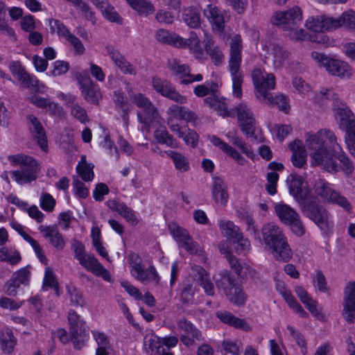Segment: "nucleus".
<instances>
[{"instance_id":"nucleus-19","label":"nucleus","mask_w":355,"mask_h":355,"mask_svg":"<svg viewBox=\"0 0 355 355\" xmlns=\"http://www.w3.org/2000/svg\"><path fill=\"white\" fill-rule=\"evenodd\" d=\"M237 117L239 125L245 133H255L260 131L256 126V121L251 110L244 103L236 107Z\"/></svg>"},{"instance_id":"nucleus-12","label":"nucleus","mask_w":355,"mask_h":355,"mask_svg":"<svg viewBox=\"0 0 355 355\" xmlns=\"http://www.w3.org/2000/svg\"><path fill=\"white\" fill-rule=\"evenodd\" d=\"M68 322L74 347L80 349L88 339L85 322L80 319V316L73 310H70L68 313Z\"/></svg>"},{"instance_id":"nucleus-35","label":"nucleus","mask_w":355,"mask_h":355,"mask_svg":"<svg viewBox=\"0 0 355 355\" xmlns=\"http://www.w3.org/2000/svg\"><path fill=\"white\" fill-rule=\"evenodd\" d=\"M270 51L275 69L282 68L289 60L291 53L282 45L272 44Z\"/></svg>"},{"instance_id":"nucleus-30","label":"nucleus","mask_w":355,"mask_h":355,"mask_svg":"<svg viewBox=\"0 0 355 355\" xmlns=\"http://www.w3.org/2000/svg\"><path fill=\"white\" fill-rule=\"evenodd\" d=\"M204 15L211 24L214 32L221 34L225 27V19L223 15L218 8L212 5H209L207 8L204 10Z\"/></svg>"},{"instance_id":"nucleus-26","label":"nucleus","mask_w":355,"mask_h":355,"mask_svg":"<svg viewBox=\"0 0 355 355\" xmlns=\"http://www.w3.org/2000/svg\"><path fill=\"white\" fill-rule=\"evenodd\" d=\"M289 187L290 193L295 199L300 202L305 200L308 195V191L305 189L304 181L300 175H291L287 180Z\"/></svg>"},{"instance_id":"nucleus-25","label":"nucleus","mask_w":355,"mask_h":355,"mask_svg":"<svg viewBox=\"0 0 355 355\" xmlns=\"http://www.w3.org/2000/svg\"><path fill=\"white\" fill-rule=\"evenodd\" d=\"M106 205L110 209L117 212L132 225H137L138 224L139 220L135 212L125 203L116 200H109L106 202Z\"/></svg>"},{"instance_id":"nucleus-11","label":"nucleus","mask_w":355,"mask_h":355,"mask_svg":"<svg viewBox=\"0 0 355 355\" xmlns=\"http://www.w3.org/2000/svg\"><path fill=\"white\" fill-rule=\"evenodd\" d=\"M304 214L313 221L324 232H327L333 227L328 211L314 202H308L304 205Z\"/></svg>"},{"instance_id":"nucleus-52","label":"nucleus","mask_w":355,"mask_h":355,"mask_svg":"<svg viewBox=\"0 0 355 355\" xmlns=\"http://www.w3.org/2000/svg\"><path fill=\"white\" fill-rule=\"evenodd\" d=\"M219 227L225 236L233 240H235L238 236H241L242 234L240 228L230 220H220Z\"/></svg>"},{"instance_id":"nucleus-33","label":"nucleus","mask_w":355,"mask_h":355,"mask_svg":"<svg viewBox=\"0 0 355 355\" xmlns=\"http://www.w3.org/2000/svg\"><path fill=\"white\" fill-rule=\"evenodd\" d=\"M211 193L214 200L217 203H220L223 206L226 205L228 201L229 194L227 187L221 178L218 177L213 178Z\"/></svg>"},{"instance_id":"nucleus-44","label":"nucleus","mask_w":355,"mask_h":355,"mask_svg":"<svg viewBox=\"0 0 355 355\" xmlns=\"http://www.w3.org/2000/svg\"><path fill=\"white\" fill-rule=\"evenodd\" d=\"M24 87L30 89L37 93H43L46 89V87L40 83L37 78L28 72L25 73L21 78L18 80Z\"/></svg>"},{"instance_id":"nucleus-22","label":"nucleus","mask_w":355,"mask_h":355,"mask_svg":"<svg viewBox=\"0 0 355 355\" xmlns=\"http://www.w3.org/2000/svg\"><path fill=\"white\" fill-rule=\"evenodd\" d=\"M79 85L84 98L89 103L97 104L101 98L98 85L90 78L79 80Z\"/></svg>"},{"instance_id":"nucleus-9","label":"nucleus","mask_w":355,"mask_h":355,"mask_svg":"<svg viewBox=\"0 0 355 355\" xmlns=\"http://www.w3.org/2000/svg\"><path fill=\"white\" fill-rule=\"evenodd\" d=\"M128 260L130 262V272L135 279L143 284H146L149 282H152L155 284H159V277L153 266H150L146 270L144 266L142 264L141 258L138 254L135 253L130 254L128 256Z\"/></svg>"},{"instance_id":"nucleus-16","label":"nucleus","mask_w":355,"mask_h":355,"mask_svg":"<svg viewBox=\"0 0 355 355\" xmlns=\"http://www.w3.org/2000/svg\"><path fill=\"white\" fill-rule=\"evenodd\" d=\"M152 84L154 89L162 96L179 104L187 103V97L180 94L170 82L159 78H153Z\"/></svg>"},{"instance_id":"nucleus-50","label":"nucleus","mask_w":355,"mask_h":355,"mask_svg":"<svg viewBox=\"0 0 355 355\" xmlns=\"http://www.w3.org/2000/svg\"><path fill=\"white\" fill-rule=\"evenodd\" d=\"M182 19L189 26L196 28L200 24V12L195 8H185L182 14Z\"/></svg>"},{"instance_id":"nucleus-42","label":"nucleus","mask_w":355,"mask_h":355,"mask_svg":"<svg viewBox=\"0 0 355 355\" xmlns=\"http://www.w3.org/2000/svg\"><path fill=\"white\" fill-rule=\"evenodd\" d=\"M275 211L279 220L286 225L299 215L292 207L284 203L277 204Z\"/></svg>"},{"instance_id":"nucleus-17","label":"nucleus","mask_w":355,"mask_h":355,"mask_svg":"<svg viewBox=\"0 0 355 355\" xmlns=\"http://www.w3.org/2000/svg\"><path fill=\"white\" fill-rule=\"evenodd\" d=\"M30 277L31 271L28 267L22 268L15 272L3 286L5 293L10 296H15L17 290L21 285L28 284Z\"/></svg>"},{"instance_id":"nucleus-31","label":"nucleus","mask_w":355,"mask_h":355,"mask_svg":"<svg viewBox=\"0 0 355 355\" xmlns=\"http://www.w3.org/2000/svg\"><path fill=\"white\" fill-rule=\"evenodd\" d=\"M204 101L223 116H234V112L228 110L227 103L225 98L218 96L217 92L207 96Z\"/></svg>"},{"instance_id":"nucleus-48","label":"nucleus","mask_w":355,"mask_h":355,"mask_svg":"<svg viewBox=\"0 0 355 355\" xmlns=\"http://www.w3.org/2000/svg\"><path fill=\"white\" fill-rule=\"evenodd\" d=\"M30 102L37 107L44 108L51 114L58 112L60 107L58 104L50 101L49 99L36 95L30 97Z\"/></svg>"},{"instance_id":"nucleus-15","label":"nucleus","mask_w":355,"mask_h":355,"mask_svg":"<svg viewBox=\"0 0 355 355\" xmlns=\"http://www.w3.org/2000/svg\"><path fill=\"white\" fill-rule=\"evenodd\" d=\"M315 193L324 200L336 204L346 211H350L352 209L351 205L347 198L340 195V193L333 190L328 183L321 180L318 181L315 184Z\"/></svg>"},{"instance_id":"nucleus-56","label":"nucleus","mask_w":355,"mask_h":355,"mask_svg":"<svg viewBox=\"0 0 355 355\" xmlns=\"http://www.w3.org/2000/svg\"><path fill=\"white\" fill-rule=\"evenodd\" d=\"M67 102L68 106L71 108V114L78 119L81 123H85L88 121V117L86 111L84 108L80 107L78 104L74 103V97L69 96Z\"/></svg>"},{"instance_id":"nucleus-58","label":"nucleus","mask_w":355,"mask_h":355,"mask_svg":"<svg viewBox=\"0 0 355 355\" xmlns=\"http://www.w3.org/2000/svg\"><path fill=\"white\" fill-rule=\"evenodd\" d=\"M168 229L170 233L173 235L174 239L179 245L186 239H188V237L190 236L187 230L180 227L176 223H170L168 225Z\"/></svg>"},{"instance_id":"nucleus-59","label":"nucleus","mask_w":355,"mask_h":355,"mask_svg":"<svg viewBox=\"0 0 355 355\" xmlns=\"http://www.w3.org/2000/svg\"><path fill=\"white\" fill-rule=\"evenodd\" d=\"M114 102L117 107L121 108L123 110L122 118L126 121L128 118V110L125 108L128 106V99L123 92L117 90L114 92Z\"/></svg>"},{"instance_id":"nucleus-20","label":"nucleus","mask_w":355,"mask_h":355,"mask_svg":"<svg viewBox=\"0 0 355 355\" xmlns=\"http://www.w3.org/2000/svg\"><path fill=\"white\" fill-rule=\"evenodd\" d=\"M261 235L265 249L286 237L282 230L272 222L263 225Z\"/></svg>"},{"instance_id":"nucleus-3","label":"nucleus","mask_w":355,"mask_h":355,"mask_svg":"<svg viewBox=\"0 0 355 355\" xmlns=\"http://www.w3.org/2000/svg\"><path fill=\"white\" fill-rule=\"evenodd\" d=\"M335 96L331 89H322L315 94L313 101L323 105L327 99L333 98V110L336 116L338 118L340 130L345 133H355V115L344 101Z\"/></svg>"},{"instance_id":"nucleus-29","label":"nucleus","mask_w":355,"mask_h":355,"mask_svg":"<svg viewBox=\"0 0 355 355\" xmlns=\"http://www.w3.org/2000/svg\"><path fill=\"white\" fill-rule=\"evenodd\" d=\"M204 15L211 24L214 32L221 34L225 27V19L223 15L218 8L212 5H209L207 8L204 10Z\"/></svg>"},{"instance_id":"nucleus-2","label":"nucleus","mask_w":355,"mask_h":355,"mask_svg":"<svg viewBox=\"0 0 355 355\" xmlns=\"http://www.w3.org/2000/svg\"><path fill=\"white\" fill-rule=\"evenodd\" d=\"M272 24L279 26L286 32V35L293 40H311L319 42L320 40L312 38L303 28L302 12L298 6H293L286 11H277L271 17Z\"/></svg>"},{"instance_id":"nucleus-6","label":"nucleus","mask_w":355,"mask_h":355,"mask_svg":"<svg viewBox=\"0 0 355 355\" xmlns=\"http://www.w3.org/2000/svg\"><path fill=\"white\" fill-rule=\"evenodd\" d=\"M242 49L241 37L239 35H236L231 40L228 67L232 78V93L234 96L238 98H241L243 94L241 85L243 81V75L241 70Z\"/></svg>"},{"instance_id":"nucleus-49","label":"nucleus","mask_w":355,"mask_h":355,"mask_svg":"<svg viewBox=\"0 0 355 355\" xmlns=\"http://www.w3.org/2000/svg\"><path fill=\"white\" fill-rule=\"evenodd\" d=\"M334 159L336 161V159H338L342 164L341 168L342 170L346 174H351L354 170V164L353 162L350 160V159L344 153L342 150V148L340 146H336L335 148V153H333L331 155Z\"/></svg>"},{"instance_id":"nucleus-18","label":"nucleus","mask_w":355,"mask_h":355,"mask_svg":"<svg viewBox=\"0 0 355 355\" xmlns=\"http://www.w3.org/2000/svg\"><path fill=\"white\" fill-rule=\"evenodd\" d=\"M169 67L173 71V74L180 79V84L189 85L194 82H200L203 77L202 74H191L189 67L184 64H181L177 60H173L169 62Z\"/></svg>"},{"instance_id":"nucleus-36","label":"nucleus","mask_w":355,"mask_h":355,"mask_svg":"<svg viewBox=\"0 0 355 355\" xmlns=\"http://www.w3.org/2000/svg\"><path fill=\"white\" fill-rule=\"evenodd\" d=\"M204 42L206 52L214 64L216 66L221 64L224 60V55L220 47L215 44L211 37L207 34H205Z\"/></svg>"},{"instance_id":"nucleus-62","label":"nucleus","mask_w":355,"mask_h":355,"mask_svg":"<svg viewBox=\"0 0 355 355\" xmlns=\"http://www.w3.org/2000/svg\"><path fill=\"white\" fill-rule=\"evenodd\" d=\"M23 239L31 245L40 261L44 264H47L46 257L39 243L27 233L24 234Z\"/></svg>"},{"instance_id":"nucleus-51","label":"nucleus","mask_w":355,"mask_h":355,"mask_svg":"<svg viewBox=\"0 0 355 355\" xmlns=\"http://www.w3.org/2000/svg\"><path fill=\"white\" fill-rule=\"evenodd\" d=\"M226 297L231 302L237 306H243L247 300V295L237 283L227 293Z\"/></svg>"},{"instance_id":"nucleus-7","label":"nucleus","mask_w":355,"mask_h":355,"mask_svg":"<svg viewBox=\"0 0 355 355\" xmlns=\"http://www.w3.org/2000/svg\"><path fill=\"white\" fill-rule=\"evenodd\" d=\"M251 76L257 91V96L262 98L265 103H272V95L270 90L275 88V76L272 73H266L259 68L252 71Z\"/></svg>"},{"instance_id":"nucleus-47","label":"nucleus","mask_w":355,"mask_h":355,"mask_svg":"<svg viewBox=\"0 0 355 355\" xmlns=\"http://www.w3.org/2000/svg\"><path fill=\"white\" fill-rule=\"evenodd\" d=\"M235 284L236 282L234 277L226 271L221 272L220 277L216 279V287L222 291L225 296Z\"/></svg>"},{"instance_id":"nucleus-61","label":"nucleus","mask_w":355,"mask_h":355,"mask_svg":"<svg viewBox=\"0 0 355 355\" xmlns=\"http://www.w3.org/2000/svg\"><path fill=\"white\" fill-rule=\"evenodd\" d=\"M49 25L52 33L56 32L59 36L64 37L65 39L71 34L64 24L58 19H49Z\"/></svg>"},{"instance_id":"nucleus-24","label":"nucleus","mask_w":355,"mask_h":355,"mask_svg":"<svg viewBox=\"0 0 355 355\" xmlns=\"http://www.w3.org/2000/svg\"><path fill=\"white\" fill-rule=\"evenodd\" d=\"M43 236L47 239L51 245L58 250H62L65 246V241L62 234L55 225L44 226L38 227Z\"/></svg>"},{"instance_id":"nucleus-45","label":"nucleus","mask_w":355,"mask_h":355,"mask_svg":"<svg viewBox=\"0 0 355 355\" xmlns=\"http://www.w3.org/2000/svg\"><path fill=\"white\" fill-rule=\"evenodd\" d=\"M130 6L139 15L148 16L155 11L153 5L146 0H125Z\"/></svg>"},{"instance_id":"nucleus-39","label":"nucleus","mask_w":355,"mask_h":355,"mask_svg":"<svg viewBox=\"0 0 355 355\" xmlns=\"http://www.w3.org/2000/svg\"><path fill=\"white\" fill-rule=\"evenodd\" d=\"M156 38L160 42L170 44L175 47L183 46L184 44H185L184 38L164 29H159L157 31Z\"/></svg>"},{"instance_id":"nucleus-53","label":"nucleus","mask_w":355,"mask_h":355,"mask_svg":"<svg viewBox=\"0 0 355 355\" xmlns=\"http://www.w3.org/2000/svg\"><path fill=\"white\" fill-rule=\"evenodd\" d=\"M20 260L21 255L17 250L8 247H1L0 248V261L9 263L11 265H15Z\"/></svg>"},{"instance_id":"nucleus-13","label":"nucleus","mask_w":355,"mask_h":355,"mask_svg":"<svg viewBox=\"0 0 355 355\" xmlns=\"http://www.w3.org/2000/svg\"><path fill=\"white\" fill-rule=\"evenodd\" d=\"M171 115L168 120V125L172 132H178V133H187L186 125L188 123L184 121V119H188L191 116V113L183 106L177 104L171 105L167 111Z\"/></svg>"},{"instance_id":"nucleus-43","label":"nucleus","mask_w":355,"mask_h":355,"mask_svg":"<svg viewBox=\"0 0 355 355\" xmlns=\"http://www.w3.org/2000/svg\"><path fill=\"white\" fill-rule=\"evenodd\" d=\"M144 345L147 352L150 355H160L164 348L159 338L153 334L146 335L144 337Z\"/></svg>"},{"instance_id":"nucleus-41","label":"nucleus","mask_w":355,"mask_h":355,"mask_svg":"<svg viewBox=\"0 0 355 355\" xmlns=\"http://www.w3.org/2000/svg\"><path fill=\"white\" fill-rule=\"evenodd\" d=\"M295 292L301 302L314 316H318L320 314V311L317 309V302L309 295L304 288L302 286H296Z\"/></svg>"},{"instance_id":"nucleus-28","label":"nucleus","mask_w":355,"mask_h":355,"mask_svg":"<svg viewBox=\"0 0 355 355\" xmlns=\"http://www.w3.org/2000/svg\"><path fill=\"white\" fill-rule=\"evenodd\" d=\"M204 15L211 24L214 32L221 34L225 27V19L223 15L218 8L212 5H209L207 8L204 10Z\"/></svg>"},{"instance_id":"nucleus-60","label":"nucleus","mask_w":355,"mask_h":355,"mask_svg":"<svg viewBox=\"0 0 355 355\" xmlns=\"http://www.w3.org/2000/svg\"><path fill=\"white\" fill-rule=\"evenodd\" d=\"M321 18L323 32L331 31L343 26L341 15L338 18L324 16H322Z\"/></svg>"},{"instance_id":"nucleus-57","label":"nucleus","mask_w":355,"mask_h":355,"mask_svg":"<svg viewBox=\"0 0 355 355\" xmlns=\"http://www.w3.org/2000/svg\"><path fill=\"white\" fill-rule=\"evenodd\" d=\"M101 11L103 17L108 21L119 24H121L123 19L120 17L114 8L107 3V4H101Z\"/></svg>"},{"instance_id":"nucleus-8","label":"nucleus","mask_w":355,"mask_h":355,"mask_svg":"<svg viewBox=\"0 0 355 355\" xmlns=\"http://www.w3.org/2000/svg\"><path fill=\"white\" fill-rule=\"evenodd\" d=\"M311 58L324 67L331 75L340 78H349L352 75V67L344 61L329 58L318 52H312Z\"/></svg>"},{"instance_id":"nucleus-34","label":"nucleus","mask_w":355,"mask_h":355,"mask_svg":"<svg viewBox=\"0 0 355 355\" xmlns=\"http://www.w3.org/2000/svg\"><path fill=\"white\" fill-rule=\"evenodd\" d=\"M221 322L236 329L248 331L251 329L250 325L243 319L239 318L227 311H219L216 313Z\"/></svg>"},{"instance_id":"nucleus-27","label":"nucleus","mask_w":355,"mask_h":355,"mask_svg":"<svg viewBox=\"0 0 355 355\" xmlns=\"http://www.w3.org/2000/svg\"><path fill=\"white\" fill-rule=\"evenodd\" d=\"M107 51L114 64L123 73L136 75V68L119 51L112 47H107Z\"/></svg>"},{"instance_id":"nucleus-38","label":"nucleus","mask_w":355,"mask_h":355,"mask_svg":"<svg viewBox=\"0 0 355 355\" xmlns=\"http://www.w3.org/2000/svg\"><path fill=\"white\" fill-rule=\"evenodd\" d=\"M211 142L216 146L218 147L223 152L230 155L235 159L239 164L243 165L247 160L241 156L238 151L229 146L227 143L223 141L220 139L215 135L209 136Z\"/></svg>"},{"instance_id":"nucleus-46","label":"nucleus","mask_w":355,"mask_h":355,"mask_svg":"<svg viewBox=\"0 0 355 355\" xmlns=\"http://www.w3.org/2000/svg\"><path fill=\"white\" fill-rule=\"evenodd\" d=\"M184 43L183 46H178V48H189L196 58H201L203 50L200 40L195 32H191L189 37L184 39Z\"/></svg>"},{"instance_id":"nucleus-55","label":"nucleus","mask_w":355,"mask_h":355,"mask_svg":"<svg viewBox=\"0 0 355 355\" xmlns=\"http://www.w3.org/2000/svg\"><path fill=\"white\" fill-rule=\"evenodd\" d=\"M218 85L213 81H207L204 85H198L193 89V93L198 97L209 96L217 92Z\"/></svg>"},{"instance_id":"nucleus-64","label":"nucleus","mask_w":355,"mask_h":355,"mask_svg":"<svg viewBox=\"0 0 355 355\" xmlns=\"http://www.w3.org/2000/svg\"><path fill=\"white\" fill-rule=\"evenodd\" d=\"M222 346L227 353L232 355H239L241 354L243 345L241 341H233L230 339L223 340Z\"/></svg>"},{"instance_id":"nucleus-10","label":"nucleus","mask_w":355,"mask_h":355,"mask_svg":"<svg viewBox=\"0 0 355 355\" xmlns=\"http://www.w3.org/2000/svg\"><path fill=\"white\" fill-rule=\"evenodd\" d=\"M175 328L181 333L180 341L189 348L195 347L204 340L201 331L184 318L177 321Z\"/></svg>"},{"instance_id":"nucleus-54","label":"nucleus","mask_w":355,"mask_h":355,"mask_svg":"<svg viewBox=\"0 0 355 355\" xmlns=\"http://www.w3.org/2000/svg\"><path fill=\"white\" fill-rule=\"evenodd\" d=\"M167 155L173 160L177 170L186 172L189 169V162L183 155L173 150L167 152Z\"/></svg>"},{"instance_id":"nucleus-40","label":"nucleus","mask_w":355,"mask_h":355,"mask_svg":"<svg viewBox=\"0 0 355 355\" xmlns=\"http://www.w3.org/2000/svg\"><path fill=\"white\" fill-rule=\"evenodd\" d=\"M195 270L197 272V281L198 284L204 289L205 293L209 296L214 295V287L210 280V277L207 271L200 266H196Z\"/></svg>"},{"instance_id":"nucleus-63","label":"nucleus","mask_w":355,"mask_h":355,"mask_svg":"<svg viewBox=\"0 0 355 355\" xmlns=\"http://www.w3.org/2000/svg\"><path fill=\"white\" fill-rule=\"evenodd\" d=\"M93 165L87 164L86 162L79 163L76 170L80 177L84 181H92L94 178Z\"/></svg>"},{"instance_id":"nucleus-32","label":"nucleus","mask_w":355,"mask_h":355,"mask_svg":"<svg viewBox=\"0 0 355 355\" xmlns=\"http://www.w3.org/2000/svg\"><path fill=\"white\" fill-rule=\"evenodd\" d=\"M289 148L292 152L291 160L297 168H302L306 163V151L302 141L295 140L290 143Z\"/></svg>"},{"instance_id":"nucleus-5","label":"nucleus","mask_w":355,"mask_h":355,"mask_svg":"<svg viewBox=\"0 0 355 355\" xmlns=\"http://www.w3.org/2000/svg\"><path fill=\"white\" fill-rule=\"evenodd\" d=\"M11 166H19V168L10 172L12 178L20 185L31 183L37 178L40 166L31 156L19 153L8 156Z\"/></svg>"},{"instance_id":"nucleus-14","label":"nucleus","mask_w":355,"mask_h":355,"mask_svg":"<svg viewBox=\"0 0 355 355\" xmlns=\"http://www.w3.org/2000/svg\"><path fill=\"white\" fill-rule=\"evenodd\" d=\"M315 193L324 200L336 204L346 211H350L352 209L351 205L347 198L340 195V193L333 190L328 183L321 180L318 181L315 184Z\"/></svg>"},{"instance_id":"nucleus-37","label":"nucleus","mask_w":355,"mask_h":355,"mask_svg":"<svg viewBox=\"0 0 355 355\" xmlns=\"http://www.w3.org/2000/svg\"><path fill=\"white\" fill-rule=\"evenodd\" d=\"M17 344V339L9 328L0 330V348L5 354H10Z\"/></svg>"},{"instance_id":"nucleus-4","label":"nucleus","mask_w":355,"mask_h":355,"mask_svg":"<svg viewBox=\"0 0 355 355\" xmlns=\"http://www.w3.org/2000/svg\"><path fill=\"white\" fill-rule=\"evenodd\" d=\"M306 145L310 151V156L313 162L328 172L336 173L340 166L327 150V144L322 135H309Z\"/></svg>"},{"instance_id":"nucleus-23","label":"nucleus","mask_w":355,"mask_h":355,"mask_svg":"<svg viewBox=\"0 0 355 355\" xmlns=\"http://www.w3.org/2000/svg\"><path fill=\"white\" fill-rule=\"evenodd\" d=\"M266 250L278 261L288 262L293 257V251L288 243L286 237Z\"/></svg>"},{"instance_id":"nucleus-21","label":"nucleus","mask_w":355,"mask_h":355,"mask_svg":"<svg viewBox=\"0 0 355 355\" xmlns=\"http://www.w3.org/2000/svg\"><path fill=\"white\" fill-rule=\"evenodd\" d=\"M80 264L88 271L95 275L101 276L105 280L110 281L111 276L109 272L98 262L92 254H86L78 260Z\"/></svg>"},{"instance_id":"nucleus-1","label":"nucleus","mask_w":355,"mask_h":355,"mask_svg":"<svg viewBox=\"0 0 355 355\" xmlns=\"http://www.w3.org/2000/svg\"><path fill=\"white\" fill-rule=\"evenodd\" d=\"M128 94L131 102L142 110V112L139 111L137 113L138 121L141 124V131L167 133L164 121L150 100L141 93L133 92L131 89H128Z\"/></svg>"}]
</instances>
